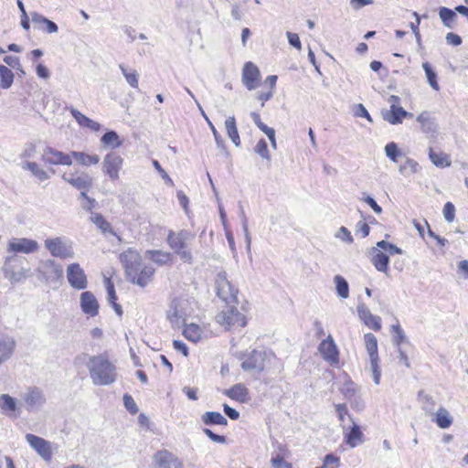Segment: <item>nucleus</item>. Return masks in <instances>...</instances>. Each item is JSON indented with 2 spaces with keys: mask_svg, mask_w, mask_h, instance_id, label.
Returning <instances> with one entry per match:
<instances>
[{
  "mask_svg": "<svg viewBox=\"0 0 468 468\" xmlns=\"http://www.w3.org/2000/svg\"><path fill=\"white\" fill-rule=\"evenodd\" d=\"M286 36H287L288 42L290 43V45H292L298 50L302 49V43H301L299 36L296 33L287 32Z\"/></svg>",
  "mask_w": 468,
  "mask_h": 468,
  "instance_id": "obj_60",
  "label": "nucleus"
},
{
  "mask_svg": "<svg viewBox=\"0 0 468 468\" xmlns=\"http://www.w3.org/2000/svg\"><path fill=\"white\" fill-rule=\"evenodd\" d=\"M123 404L125 409L132 414H135L138 411V407L133 399V397L129 394L123 395Z\"/></svg>",
  "mask_w": 468,
  "mask_h": 468,
  "instance_id": "obj_53",
  "label": "nucleus"
},
{
  "mask_svg": "<svg viewBox=\"0 0 468 468\" xmlns=\"http://www.w3.org/2000/svg\"><path fill=\"white\" fill-rule=\"evenodd\" d=\"M417 122L420 123L421 131L425 133H434L436 131V123L431 118L430 112L424 111L417 117Z\"/></svg>",
  "mask_w": 468,
  "mask_h": 468,
  "instance_id": "obj_29",
  "label": "nucleus"
},
{
  "mask_svg": "<svg viewBox=\"0 0 468 468\" xmlns=\"http://www.w3.org/2000/svg\"><path fill=\"white\" fill-rule=\"evenodd\" d=\"M23 399L27 410H34L41 408L46 403V397L41 388L37 387L28 388L23 395Z\"/></svg>",
  "mask_w": 468,
  "mask_h": 468,
  "instance_id": "obj_16",
  "label": "nucleus"
},
{
  "mask_svg": "<svg viewBox=\"0 0 468 468\" xmlns=\"http://www.w3.org/2000/svg\"><path fill=\"white\" fill-rule=\"evenodd\" d=\"M25 258L16 254H9L5 256L2 271L4 276L12 283L20 282L28 277L29 269H25L22 265Z\"/></svg>",
  "mask_w": 468,
  "mask_h": 468,
  "instance_id": "obj_4",
  "label": "nucleus"
},
{
  "mask_svg": "<svg viewBox=\"0 0 468 468\" xmlns=\"http://www.w3.org/2000/svg\"><path fill=\"white\" fill-rule=\"evenodd\" d=\"M369 360H370V368H371L372 375H373V381L376 385H378L379 381H380V376H381V371L379 368V357H378V356H369Z\"/></svg>",
  "mask_w": 468,
  "mask_h": 468,
  "instance_id": "obj_49",
  "label": "nucleus"
},
{
  "mask_svg": "<svg viewBox=\"0 0 468 468\" xmlns=\"http://www.w3.org/2000/svg\"><path fill=\"white\" fill-rule=\"evenodd\" d=\"M391 333L393 334V344L399 347L400 344L406 340V335L399 322L396 324L390 326Z\"/></svg>",
  "mask_w": 468,
  "mask_h": 468,
  "instance_id": "obj_47",
  "label": "nucleus"
},
{
  "mask_svg": "<svg viewBox=\"0 0 468 468\" xmlns=\"http://www.w3.org/2000/svg\"><path fill=\"white\" fill-rule=\"evenodd\" d=\"M439 16L443 26L448 28L453 27V23L457 18L456 11L445 6L440 7Z\"/></svg>",
  "mask_w": 468,
  "mask_h": 468,
  "instance_id": "obj_34",
  "label": "nucleus"
},
{
  "mask_svg": "<svg viewBox=\"0 0 468 468\" xmlns=\"http://www.w3.org/2000/svg\"><path fill=\"white\" fill-rule=\"evenodd\" d=\"M240 214H241L242 229H243V231H244V235H245V239H246V242H247V247H248V250H250V242H251V237L250 235L249 229H248L247 218H246L244 210L242 208H241Z\"/></svg>",
  "mask_w": 468,
  "mask_h": 468,
  "instance_id": "obj_56",
  "label": "nucleus"
},
{
  "mask_svg": "<svg viewBox=\"0 0 468 468\" xmlns=\"http://www.w3.org/2000/svg\"><path fill=\"white\" fill-rule=\"evenodd\" d=\"M271 462L273 468H292V464L284 461V459L280 455L271 458Z\"/></svg>",
  "mask_w": 468,
  "mask_h": 468,
  "instance_id": "obj_59",
  "label": "nucleus"
},
{
  "mask_svg": "<svg viewBox=\"0 0 468 468\" xmlns=\"http://www.w3.org/2000/svg\"><path fill=\"white\" fill-rule=\"evenodd\" d=\"M324 464L326 468H337L340 465V460L335 455L329 453L324 456Z\"/></svg>",
  "mask_w": 468,
  "mask_h": 468,
  "instance_id": "obj_54",
  "label": "nucleus"
},
{
  "mask_svg": "<svg viewBox=\"0 0 468 468\" xmlns=\"http://www.w3.org/2000/svg\"><path fill=\"white\" fill-rule=\"evenodd\" d=\"M145 255L154 263L163 266L167 264L172 260V255L170 252L153 250H146Z\"/></svg>",
  "mask_w": 468,
  "mask_h": 468,
  "instance_id": "obj_30",
  "label": "nucleus"
},
{
  "mask_svg": "<svg viewBox=\"0 0 468 468\" xmlns=\"http://www.w3.org/2000/svg\"><path fill=\"white\" fill-rule=\"evenodd\" d=\"M261 72L252 62H246L242 69V83L249 90H253L259 86Z\"/></svg>",
  "mask_w": 468,
  "mask_h": 468,
  "instance_id": "obj_15",
  "label": "nucleus"
},
{
  "mask_svg": "<svg viewBox=\"0 0 468 468\" xmlns=\"http://www.w3.org/2000/svg\"><path fill=\"white\" fill-rule=\"evenodd\" d=\"M357 314L359 318L369 328L378 331L381 328L380 317L373 315L370 310L364 303H359L357 305Z\"/></svg>",
  "mask_w": 468,
  "mask_h": 468,
  "instance_id": "obj_20",
  "label": "nucleus"
},
{
  "mask_svg": "<svg viewBox=\"0 0 468 468\" xmlns=\"http://www.w3.org/2000/svg\"><path fill=\"white\" fill-rule=\"evenodd\" d=\"M248 388L243 384H236L229 389L224 390V394L232 399L244 402L248 396Z\"/></svg>",
  "mask_w": 468,
  "mask_h": 468,
  "instance_id": "obj_27",
  "label": "nucleus"
},
{
  "mask_svg": "<svg viewBox=\"0 0 468 468\" xmlns=\"http://www.w3.org/2000/svg\"><path fill=\"white\" fill-rule=\"evenodd\" d=\"M123 158L116 152H111L104 156L102 171L111 180L119 178V172L122 169Z\"/></svg>",
  "mask_w": 468,
  "mask_h": 468,
  "instance_id": "obj_10",
  "label": "nucleus"
},
{
  "mask_svg": "<svg viewBox=\"0 0 468 468\" xmlns=\"http://www.w3.org/2000/svg\"><path fill=\"white\" fill-rule=\"evenodd\" d=\"M154 459L156 468H183L182 463L166 450L157 452Z\"/></svg>",
  "mask_w": 468,
  "mask_h": 468,
  "instance_id": "obj_17",
  "label": "nucleus"
},
{
  "mask_svg": "<svg viewBox=\"0 0 468 468\" xmlns=\"http://www.w3.org/2000/svg\"><path fill=\"white\" fill-rule=\"evenodd\" d=\"M336 238L346 241L347 243H353L354 239L350 233V231L346 227H341L336 233Z\"/></svg>",
  "mask_w": 468,
  "mask_h": 468,
  "instance_id": "obj_58",
  "label": "nucleus"
},
{
  "mask_svg": "<svg viewBox=\"0 0 468 468\" xmlns=\"http://www.w3.org/2000/svg\"><path fill=\"white\" fill-rule=\"evenodd\" d=\"M31 20L37 29L45 33H57L58 30V27L55 22L37 12L31 13Z\"/></svg>",
  "mask_w": 468,
  "mask_h": 468,
  "instance_id": "obj_22",
  "label": "nucleus"
},
{
  "mask_svg": "<svg viewBox=\"0 0 468 468\" xmlns=\"http://www.w3.org/2000/svg\"><path fill=\"white\" fill-rule=\"evenodd\" d=\"M336 292L339 297L346 299L349 296V285L346 280L341 275L334 277Z\"/></svg>",
  "mask_w": 468,
  "mask_h": 468,
  "instance_id": "obj_39",
  "label": "nucleus"
},
{
  "mask_svg": "<svg viewBox=\"0 0 468 468\" xmlns=\"http://www.w3.org/2000/svg\"><path fill=\"white\" fill-rule=\"evenodd\" d=\"M202 421L206 425H222L228 424V420L218 411H207L202 415Z\"/></svg>",
  "mask_w": 468,
  "mask_h": 468,
  "instance_id": "obj_31",
  "label": "nucleus"
},
{
  "mask_svg": "<svg viewBox=\"0 0 468 468\" xmlns=\"http://www.w3.org/2000/svg\"><path fill=\"white\" fill-rule=\"evenodd\" d=\"M217 295L227 304L238 303V290L230 283L225 271H219L215 280Z\"/></svg>",
  "mask_w": 468,
  "mask_h": 468,
  "instance_id": "obj_5",
  "label": "nucleus"
},
{
  "mask_svg": "<svg viewBox=\"0 0 468 468\" xmlns=\"http://www.w3.org/2000/svg\"><path fill=\"white\" fill-rule=\"evenodd\" d=\"M223 410L230 420H236L239 418V411L236 410L234 408H231L228 404L223 405Z\"/></svg>",
  "mask_w": 468,
  "mask_h": 468,
  "instance_id": "obj_64",
  "label": "nucleus"
},
{
  "mask_svg": "<svg viewBox=\"0 0 468 468\" xmlns=\"http://www.w3.org/2000/svg\"><path fill=\"white\" fill-rule=\"evenodd\" d=\"M62 179L79 190H90L93 185L92 177L85 172L65 173Z\"/></svg>",
  "mask_w": 468,
  "mask_h": 468,
  "instance_id": "obj_14",
  "label": "nucleus"
},
{
  "mask_svg": "<svg viewBox=\"0 0 468 468\" xmlns=\"http://www.w3.org/2000/svg\"><path fill=\"white\" fill-rule=\"evenodd\" d=\"M419 168L420 165L415 160L407 158L405 163L399 166V170L403 175H410L417 173Z\"/></svg>",
  "mask_w": 468,
  "mask_h": 468,
  "instance_id": "obj_48",
  "label": "nucleus"
},
{
  "mask_svg": "<svg viewBox=\"0 0 468 468\" xmlns=\"http://www.w3.org/2000/svg\"><path fill=\"white\" fill-rule=\"evenodd\" d=\"M71 157H74L76 161L85 166H90L91 165H97L100 161V157L98 154H88L83 152H71Z\"/></svg>",
  "mask_w": 468,
  "mask_h": 468,
  "instance_id": "obj_33",
  "label": "nucleus"
},
{
  "mask_svg": "<svg viewBox=\"0 0 468 468\" xmlns=\"http://www.w3.org/2000/svg\"><path fill=\"white\" fill-rule=\"evenodd\" d=\"M204 433L213 441L218 443H225L226 437L223 435H218L214 433L211 430L206 428L203 430Z\"/></svg>",
  "mask_w": 468,
  "mask_h": 468,
  "instance_id": "obj_61",
  "label": "nucleus"
},
{
  "mask_svg": "<svg viewBox=\"0 0 468 468\" xmlns=\"http://www.w3.org/2000/svg\"><path fill=\"white\" fill-rule=\"evenodd\" d=\"M80 308L90 316H96L99 313V303L91 292L86 291L80 294Z\"/></svg>",
  "mask_w": 468,
  "mask_h": 468,
  "instance_id": "obj_19",
  "label": "nucleus"
},
{
  "mask_svg": "<svg viewBox=\"0 0 468 468\" xmlns=\"http://www.w3.org/2000/svg\"><path fill=\"white\" fill-rule=\"evenodd\" d=\"M16 340L11 336H4L0 339V366L8 360L14 354Z\"/></svg>",
  "mask_w": 468,
  "mask_h": 468,
  "instance_id": "obj_25",
  "label": "nucleus"
},
{
  "mask_svg": "<svg viewBox=\"0 0 468 468\" xmlns=\"http://www.w3.org/2000/svg\"><path fill=\"white\" fill-rule=\"evenodd\" d=\"M435 422L441 429H447L452 425V418L445 408L441 407L435 414Z\"/></svg>",
  "mask_w": 468,
  "mask_h": 468,
  "instance_id": "obj_35",
  "label": "nucleus"
},
{
  "mask_svg": "<svg viewBox=\"0 0 468 468\" xmlns=\"http://www.w3.org/2000/svg\"><path fill=\"white\" fill-rule=\"evenodd\" d=\"M386 155L393 162L398 161V157L401 155V152L399 149L397 144L391 142L385 146Z\"/></svg>",
  "mask_w": 468,
  "mask_h": 468,
  "instance_id": "obj_50",
  "label": "nucleus"
},
{
  "mask_svg": "<svg viewBox=\"0 0 468 468\" xmlns=\"http://www.w3.org/2000/svg\"><path fill=\"white\" fill-rule=\"evenodd\" d=\"M15 75L6 66L0 64V87L9 89L14 82Z\"/></svg>",
  "mask_w": 468,
  "mask_h": 468,
  "instance_id": "obj_36",
  "label": "nucleus"
},
{
  "mask_svg": "<svg viewBox=\"0 0 468 468\" xmlns=\"http://www.w3.org/2000/svg\"><path fill=\"white\" fill-rule=\"evenodd\" d=\"M383 119L390 124H399L404 118H407V111L402 107H391L388 111H382Z\"/></svg>",
  "mask_w": 468,
  "mask_h": 468,
  "instance_id": "obj_26",
  "label": "nucleus"
},
{
  "mask_svg": "<svg viewBox=\"0 0 468 468\" xmlns=\"http://www.w3.org/2000/svg\"><path fill=\"white\" fill-rule=\"evenodd\" d=\"M39 244L35 239L27 238H12L6 247L8 254L25 253L29 254L38 250Z\"/></svg>",
  "mask_w": 468,
  "mask_h": 468,
  "instance_id": "obj_9",
  "label": "nucleus"
},
{
  "mask_svg": "<svg viewBox=\"0 0 468 468\" xmlns=\"http://www.w3.org/2000/svg\"><path fill=\"white\" fill-rule=\"evenodd\" d=\"M197 106L198 107V109H199L202 116L204 117V119L207 121V122L208 124V127L210 128V130H211V132L213 133V136H214V139H215L217 146L218 148H221V149L225 150L226 147H225V144H224V140H223L222 136L218 133V132L215 128L214 124L210 122V120L208 119V117L205 113L202 106L200 105V103L198 101H197Z\"/></svg>",
  "mask_w": 468,
  "mask_h": 468,
  "instance_id": "obj_38",
  "label": "nucleus"
},
{
  "mask_svg": "<svg viewBox=\"0 0 468 468\" xmlns=\"http://www.w3.org/2000/svg\"><path fill=\"white\" fill-rule=\"evenodd\" d=\"M195 235L186 229L178 232L169 231L167 235V243L173 251L180 257V259L191 264L193 256L189 249V243L194 239Z\"/></svg>",
  "mask_w": 468,
  "mask_h": 468,
  "instance_id": "obj_3",
  "label": "nucleus"
},
{
  "mask_svg": "<svg viewBox=\"0 0 468 468\" xmlns=\"http://www.w3.org/2000/svg\"><path fill=\"white\" fill-rule=\"evenodd\" d=\"M255 152L260 154L262 158L270 160L271 156L268 151V145L264 139H261L256 146H255Z\"/></svg>",
  "mask_w": 468,
  "mask_h": 468,
  "instance_id": "obj_51",
  "label": "nucleus"
},
{
  "mask_svg": "<svg viewBox=\"0 0 468 468\" xmlns=\"http://www.w3.org/2000/svg\"><path fill=\"white\" fill-rule=\"evenodd\" d=\"M83 356L89 357L87 367L90 379L95 386H109L116 381V367L109 360L106 354L96 356L84 354Z\"/></svg>",
  "mask_w": 468,
  "mask_h": 468,
  "instance_id": "obj_2",
  "label": "nucleus"
},
{
  "mask_svg": "<svg viewBox=\"0 0 468 468\" xmlns=\"http://www.w3.org/2000/svg\"><path fill=\"white\" fill-rule=\"evenodd\" d=\"M38 279L46 282H58L63 277V269L61 265L52 260H48L40 263L37 269Z\"/></svg>",
  "mask_w": 468,
  "mask_h": 468,
  "instance_id": "obj_7",
  "label": "nucleus"
},
{
  "mask_svg": "<svg viewBox=\"0 0 468 468\" xmlns=\"http://www.w3.org/2000/svg\"><path fill=\"white\" fill-rule=\"evenodd\" d=\"M266 353L264 351L253 349L243 358L240 365L241 368L251 374H260L265 367Z\"/></svg>",
  "mask_w": 468,
  "mask_h": 468,
  "instance_id": "obj_6",
  "label": "nucleus"
},
{
  "mask_svg": "<svg viewBox=\"0 0 468 468\" xmlns=\"http://www.w3.org/2000/svg\"><path fill=\"white\" fill-rule=\"evenodd\" d=\"M67 279L71 287L77 290L87 288V276L79 263H71L67 268Z\"/></svg>",
  "mask_w": 468,
  "mask_h": 468,
  "instance_id": "obj_12",
  "label": "nucleus"
},
{
  "mask_svg": "<svg viewBox=\"0 0 468 468\" xmlns=\"http://www.w3.org/2000/svg\"><path fill=\"white\" fill-rule=\"evenodd\" d=\"M101 142L108 147L111 148H118L122 145V141L119 138V135L114 131H109L105 133L101 138Z\"/></svg>",
  "mask_w": 468,
  "mask_h": 468,
  "instance_id": "obj_41",
  "label": "nucleus"
},
{
  "mask_svg": "<svg viewBox=\"0 0 468 468\" xmlns=\"http://www.w3.org/2000/svg\"><path fill=\"white\" fill-rule=\"evenodd\" d=\"M90 221L96 225V227L102 232V233H112L115 235L110 222H108L104 217L100 213H93L91 212V216L90 218Z\"/></svg>",
  "mask_w": 468,
  "mask_h": 468,
  "instance_id": "obj_32",
  "label": "nucleus"
},
{
  "mask_svg": "<svg viewBox=\"0 0 468 468\" xmlns=\"http://www.w3.org/2000/svg\"><path fill=\"white\" fill-rule=\"evenodd\" d=\"M120 261L125 271L127 279L133 284L145 287L154 274V269L143 263L139 252L129 248L120 254Z\"/></svg>",
  "mask_w": 468,
  "mask_h": 468,
  "instance_id": "obj_1",
  "label": "nucleus"
},
{
  "mask_svg": "<svg viewBox=\"0 0 468 468\" xmlns=\"http://www.w3.org/2000/svg\"><path fill=\"white\" fill-rule=\"evenodd\" d=\"M202 329L196 324H186L183 330L184 336L194 343L201 338Z\"/></svg>",
  "mask_w": 468,
  "mask_h": 468,
  "instance_id": "obj_37",
  "label": "nucleus"
},
{
  "mask_svg": "<svg viewBox=\"0 0 468 468\" xmlns=\"http://www.w3.org/2000/svg\"><path fill=\"white\" fill-rule=\"evenodd\" d=\"M43 160L50 165H70L71 154H65L51 147H47L43 153Z\"/></svg>",
  "mask_w": 468,
  "mask_h": 468,
  "instance_id": "obj_18",
  "label": "nucleus"
},
{
  "mask_svg": "<svg viewBox=\"0 0 468 468\" xmlns=\"http://www.w3.org/2000/svg\"><path fill=\"white\" fill-rule=\"evenodd\" d=\"M364 339L368 356H378L377 337L373 334L367 333L364 335Z\"/></svg>",
  "mask_w": 468,
  "mask_h": 468,
  "instance_id": "obj_45",
  "label": "nucleus"
},
{
  "mask_svg": "<svg viewBox=\"0 0 468 468\" xmlns=\"http://www.w3.org/2000/svg\"><path fill=\"white\" fill-rule=\"evenodd\" d=\"M45 246L54 257L67 259L74 256L71 245L61 238L48 239L45 240Z\"/></svg>",
  "mask_w": 468,
  "mask_h": 468,
  "instance_id": "obj_11",
  "label": "nucleus"
},
{
  "mask_svg": "<svg viewBox=\"0 0 468 468\" xmlns=\"http://www.w3.org/2000/svg\"><path fill=\"white\" fill-rule=\"evenodd\" d=\"M371 262L378 271L387 273L389 263V256L377 248L371 249Z\"/></svg>",
  "mask_w": 468,
  "mask_h": 468,
  "instance_id": "obj_24",
  "label": "nucleus"
},
{
  "mask_svg": "<svg viewBox=\"0 0 468 468\" xmlns=\"http://www.w3.org/2000/svg\"><path fill=\"white\" fill-rule=\"evenodd\" d=\"M422 68H423V69L425 71V74H426V77H427L429 84L435 90H439V84H438V81H437V74L432 69V68L430 65V63L429 62H423L422 63Z\"/></svg>",
  "mask_w": 468,
  "mask_h": 468,
  "instance_id": "obj_46",
  "label": "nucleus"
},
{
  "mask_svg": "<svg viewBox=\"0 0 468 468\" xmlns=\"http://www.w3.org/2000/svg\"><path fill=\"white\" fill-rule=\"evenodd\" d=\"M70 113L80 126L85 127L89 120V117L81 113L80 111L74 109L73 107L70 108Z\"/></svg>",
  "mask_w": 468,
  "mask_h": 468,
  "instance_id": "obj_55",
  "label": "nucleus"
},
{
  "mask_svg": "<svg viewBox=\"0 0 468 468\" xmlns=\"http://www.w3.org/2000/svg\"><path fill=\"white\" fill-rule=\"evenodd\" d=\"M0 408L4 412H13L16 410V399L8 394L0 396Z\"/></svg>",
  "mask_w": 468,
  "mask_h": 468,
  "instance_id": "obj_44",
  "label": "nucleus"
},
{
  "mask_svg": "<svg viewBox=\"0 0 468 468\" xmlns=\"http://www.w3.org/2000/svg\"><path fill=\"white\" fill-rule=\"evenodd\" d=\"M216 320L219 324L224 325L227 328L235 324L239 326H244L246 324L244 315L238 311L233 303L227 304L226 310L219 313L216 316Z\"/></svg>",
  "mask_w": 468,
  "mask_h": 468,
  "instance_id": "obj_8",
  "label": "nucleus"
},
{
  "mask_svg": "<svg viewBox=\"0 0 468 468\" xmlns=\"http://www.w3.org/2000/svg\"><path fill=\"white\" fill-rule=\"evenodd\" d=\"M119 69H121L127 83L131 87L137 89L138 83H139V78H138L139 75H138L137 71L135 69L128 70V69L123 64H120Z\"/></svg>",
  "mask_w": 468,
  "mask_h": 468,
  "instance_id": "obj_40",
  "label": "nucleus"
},
{
  "mask_svg": "<svg viewBox=\"0 0 468 468\" xmlns=\"http://www.w3.org/2000/svg\"><path fill=\"white\" fill-rule=\"evenodd\" d=\"M429 156L432 164L438 167H447L451 165V161L445 154L435 153L431 149Z\"/></svg>",
  "mask_w": 468,
  "mask_h": 468,
  "instance_id": "obj_42",
  "label": "nucleus"
},
{
  "mask_svg": "<svg viewBox=\"0 0 468 468\" xmlns=\"http://www.w3.org/2000/svg\"><path fill=\"white\" fill-rule=\"evenodd\" d=\"M356 232H360L362 234V238H366L368 236L370 232V228L368 224L363 220H360L356 223Z\"/></svg>",
  "mask_w": 468,
  "mask_h": 468,
  "instance_id": "obj_63",
  "label": "nucleus"
},
{
  "mask_svg": "<svg viewBox=\"0 0 468 468\" xmlns=\"http://www.w3.org/2000/svg\"><path fill=\"white\" fill-rule=\"evenodd\" d=\"M353 425L349 431L345 435L346 442L351 447L355 448L364 441V434L359 426L354 421L353 418L348 415Z\"/></svg>",
  "mask_w": 468,
  "mask_h": 468,
  "instance_id": "obj_23",
  "label": "nucleus"
},
{
  "mask_svg": "<svg viewBox=\"0 0 468 468\" xmlns=\"http://www.w3.org/2000/svg\"><path fill=\"white\" fill-rule=\"evenodd\" d=\"M442 213H443L444 219L447 222H452L454 220V218H455V207H454V205L452 202H447L444 205Z\"/></svg>",
  "mask_w": 468,
  "mask_h": 468,
  "instance_id": "obj_52",
  "label": "nucleus"
},
{
  "mask_svg": "<svg viewBox=\"0 0 468 468\" xmlns=\"http://www.w3.org/2000/svg\"><path fill=\"white\" fill-rule=\"evenodd\" d=\"M27 442L38 453L45 461L49 462L52 458V450L50 442L37 435L27 433L26 435Z\"/></svg>",
  "mask_w": 468,
  "mask_h": 468,
  "instance_id": "obj_13",
  "label": "nucleus"
},
{
  "mask_svg": "<svg viewBox=\"0 0 468 468\" xmlns=\"http://www.w3.org/2000/svg\"><path fill=\"white\" fill-rule=\"evenodd\" d=\"M342 393L346 399H350L351 398H353L356 393L355 384L353 382L345 383L342 388Z\"/></svg>",
  "mask_w": 468,
  "mask_h": 468,
  "instance_id": "obj_57",
  "label": "nucleus"
},
{
  "mask_svg": "<svg viewBox=\"0 0 468 468\" xmlns=\"http://www.w3.org/2000/svg\"><path fill=\"white\" fill-rule=\"evenodd\" d=\"M225 128L228 136L232 141V143L235 144V146L239 147L240 146V138L238 132L236 120L234 116H229L225 121Z\"/></svg>",
  "mask_w": 468,
  "mask_h": 468,
  "instance_id": "obj_28",
  "label": "nucleus"
},
{
  "mask_svg": "<svg viewBox=\"0 0 468 468\" xmlns=\"http://www.w3.org/2000/svg\"><path fill=\"white\" fill-rule=\"evenodd\" d=\"M24 169L29 170L36 177H37L39 180H47L49 178L48 174L39 167V165L35 162H27L23 165Z\"/></svg>",
  "mask_w": 468,
  "mask_h": 468,
  "instance_id": "obj_43",
  "label": "nucleus"
},
{
  "mask_svg": "<svg viewBox=\"0 0 468 468\" xmlns=\"http://www.w3.org/2000/svg\"><path fill=\"white\" fill-rule=\"evenodd\" d=\"M318 349L324 360L332 363L338 361V350L331 335L320 343Z\"/></svg>",
  "mask_w": 468,
  "mask_h": 468,
  "instance_id": "obj_21",
  "label": "nucleus"
},
{
  "mask_svg": "<svg viewBox=\"0 0 468 468\" xmlns=\"http://www.w3.org/2000/svg\"><path fill=\"white\" fill-rule=\"evenodd\" d=\"M445 38L449 45L460 46L462 44V37L455 33H447Z\"/></svg>",
  "mask_w": 468,
  "mask_h": 468,
  "instance_id": "obj_62",
  "label": "nucleus"
}]
</instances>
